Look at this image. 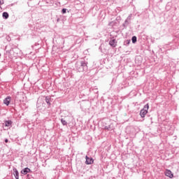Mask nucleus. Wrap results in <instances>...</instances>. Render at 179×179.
<instances>
[{"instance_id": "obj_1", "label": "nucleus", "mask_w": 179, "mask_h": 179, "mask_svg": "<svg viewBox=\"0 0 179 179\" xmlns=\"http://www.w3.org/2000/svg\"><path fill=\"white\" fill-rule=\"evenodd\" d=\"M88 64L89 63L85 59L78 61L76 63V69L79 72H86L87 71Z\"/></svg>"}, {"instance_id": "obj_2", "label": "nucleus", "mask_w": 179, "mask_h": 179, "mask_svg": "<svg viewBox=\"0 0 179 179\" xmlns=\"http://www.w3.org/2000/svg\"><path fill=\"white\" fill-rule=\"evenodd\" d=\"M149 110V103L144 106L143 108L140 111V115L141 118H145V115L148 114V110Z\"/></svg>"}, {"instance_id": "obj_3", "label": "nucleus", "mask_w": 179, "mask_h": 179, "mask_svg": "<svg viewBox=\"0 0 179 179\" xmlns=\"http://www.w3.org/2000/svg\"><path fill=\"white\" fill-rule=\"evenodd\" d=\"M109 45L112 47V48H115L117 47V41L115 39H110L109 41Z\"/></svg>"}, {"instance_id": "obj_4", "label": "nucleus", "mask_w": 179, "mask_h": 179, "mask_svg": "<svg viewBox=\"0 0 179 179\" xmlns=\"http://www.w3.org/2000/svg\"><path fill=\"white\" fill-rule=\"evenodd\" d=\"M85 159H86L85 164H93V163H94V160L92 157H89L86 156Z\"/></svg>"}, {"instance_id": "obj_5", "label": "nucleus", "mask_w": 179, "mask_h": 179, "mask_svg": "<svg viewBox=\"0 0 179 179\" xmlns=\"http://www.w3.org/2000/svg\"><path fill=\"white\" fill-rule=\"evenodd\" d=\"M165 176L166 177H169V178H173L174 177V174H173V172L171 171L166 169L165 171Z\"/></svg>"}, {"instance_id": "obj_6", "label": "nucleus", "mask_w": 179, "mask_h": 179, "mask_svg": "<svg viewBox=\"0 0 179 179\" xmlns=\"http://www.w3.org/2000/svg\"><path fill=\"white\" fill-rule=\"evenodd\" d=\"M27 173H33V171H31V169H29V168H24L21 171V174H24V176H26V174H27Z\"/></svg>"}, {"instance_id": "obj_7", "label": "nucleus", "mask_w": 179, "mask_h": 179, "mask_svg": "<svg viewBox=\"0 0 179 179\" xmlns=\"http://www.w3.org/2000/svg\"><path fill=\"white\" fill-rule=\"evenodd\" d=\"M13 176L15 179H19V171L15 167L13 168Z\"/></svg>"}, {"instance_id": "obj_8", "label": "nucleus", "mask_w": 179, "mask_h": 179, "mask_svg": "<svg viewBox=\"0 0 179 179\" xmlns=\"http://www.w3.org/2000/svg\"><path fill=\"white\" fill-rule=\"evenodd\" d=\"M5 50H6V52L8 54H12V52H15V51H17V48H11L10 50H8V46H6Z\"/></svg>"}, {"instance_id": "obj_9", "label": "nucleus", "mask_w": 179, "mask_h": 179, "mask_svg": "<svg viewBox=\"0 0 179 179\" xmlns=\"http://www.w3.org/2000/svg\"><path fill=\"white\" fill-rule=\"evenodd\" d=\"M45 100V103H47L48 107H50V106H51V96H46Z\"/></svg>"}, {"instance_id": "obj_10", "label": "nucleus", "mask_w": 179, "mask_h": 179, "mask_svg": "<svg viewBox=\"0 0 179 179\" xmlns=\"http://www.w3.org/2000/svg\"><path fill=\"white\" fill-rule=\"evenodd\" d=\"M3 103L6 104V106L10 104V96H7L6 99H4Z\"/></svg>"}, {"instance_id": "obj_11", "label": "nucleus", "mask_w": 179, "mask_h": 179, "mask_svg": "<svg viewBox=\"0 0 179 179\" xmlns=\"http://www.w3.org/2000/svg\"><path fill=\"white\" fill-rule=\"evenodd\" d=\"M12 124H13L12 120H6L4 122V127H12Z\"/></svg>"}, {"instance_id": "obj_12", "label": "nucleus", "mask_w": 179, "mask_h": 179, "mask_svg": "<svg viewBox=\"0 0 179 179\" xmlns=\"http://www.w3.org/2000/svg\"><path fill=\"white\" fill-rule=\"evenodd\" d=\"M131 21H129V20L126 19L124 21V23L122 24V26L124 29H127L128 27V25L129 24Z\"/></svg>"}, {"instance_id": "obj_13", "label": "nucleus", "mask_w": 179, "mask_h": 179, "mask_svg": "<svg viewBox=\"0 0 179 179\" xmlns=\"http://www.w3.org/2000/svg\"><path fill=\"white\" fill-rule=\"evenodd\" d=\"M3 18V19H8L9 18V13L8 12H3L2 14Z\"/></svg>"}, {"instance_id": "obj_14", "label": "nucleus", "mask_w": 179, "mask_h": 179, "mask_svg": "<svg viewBox=\"0 0 179 179\" xmlns=\"http://www.w3.org/2000/svg\"><path fill=\"white\" fill-rule=\"evenodd\" d=\"M103 129H106L107 131H112L113 126L111 124H109L108 126L103 127Z\"/></svg>"}, {"instance_id": "obj_15", "label": "nucleus", "mask_w": 179, "mask_h": 179, "mask_svg": "<svg viewBox=\"0 0 179 179\" xmlns=\"http://www.w3.org/2000/svg\"><path fill=\"white\" fill-rule=\"evenodd\" d=\"M129 44H131V40L130 39H127V40L124 41V45H126V47H128V45H129Z\"/></svg>"}, {"instance_id": "obj_16", "label": "nucleus", "mask_w": 179, "mask_h": 179, "mask_svg": "<svg viewBox=\"0 0 179 179\" xmlns=\"http://www.w3.org/2000/svg\"><path fill=\"white\" fill-rule=\"evenodd\" d=\"M131 41L133 44H135L138 41V38L136 36H132Z\"/></svg>"}, {"instance_id": "obj_17", "label": "nucleus", "mask_w": 179, "mask_h": 179, "mask_svg": "<svg viewBox=\"0 0 179 179\" xmlns=\"http://www.w3.org/2000/svg\"><path fill=\"white\" fill-rule=\"evenodd\" d=\"M61 122H62V125H68V122H66V120L64 119H61Z\"/></svg>"}, {"instance_id": "obj_18", "label": "nucleus", "mask_w": 179, "mask_h": 179, "mask_svg": "<svg viewBox=\"0 0 179 179\" xmlns=\"http://www.w3.org/2000/svg\"><path fill=\"white\" fill-rule=\"evenodd\" d=\"M66 10H67L66 8H63V9H62V13L63 15H65V13H66Z\"/></svg>"}, {"instance_id": "obj_19", "label": "nucleus", "mask_w": 179, "mask_h": 179, "mask_svg": "<svg viewBox=\"0 0 179 179\" xmlns=\"http://www.w3.org/2000/svg\"><path fill=\"white\" fill-rule=\"evenodd\" d=\"M131 17H132V14H130V15L127 17V20H129V22H131Z\"/></svg>"}, {"instance_id": "obj_20", "label": "nucleus", "mask_w": 179, "mask_h": 179, "mask_svg": "<svg viewBox=\"0 0 179 179\" xmlns=\"http://www.w3.org/2000/svg\"><path fill=\"white\" fill-rule=\"evenodd\" d=\"M27 179H31V175L28 174L27 176Z\"/></svg>"}, {"instance_id": "obj_21", "label": "nucleus", "mask_w": 179, "mask_h": 179, "mask_svg": "<svg viewBox=\"0 0 179 179\" xmlns=\"http://www.w3.org/2000/svg\"><path fill=\"white\" fill-rule=\"evenodd\" d=\"M0 5H3V0H0Z\"/></svg>"}, {"instance_id": "obj_22", "label": "nucleus", "mask_w": 179, "mask_h": 179, "mask_svg": "<svg viewBox=\"0 0 179 179\" xmlns=\"http://www.w3.org/2000/svg\"><path fill=\"white\" fill-rule=\"evenodd\" d=\"M4 142H5L6 143H8V138H6V139L4 140Z\"/></svg>"}, {"instance_id": "obj_23", "label": "nucleus", "mask_w": 179, "mask_h": 179, "mask_svg": "<svg viewBox=\"0 0 179 179\" xmlns=\"http://www.w3.org/2000/svg\"><path fill=\"white\" fill-rule=\"evenodd\" d=\"M99 50H101V46L99 47Z\"/></svg>"}, {"instance_id": "obj_24", "label": "nucleus", "mask_w": 179, "mask_h": 179, "mask_svg": "<svg viewBox=\"0 0 179 179\" xmlns=\"http://www.w3.org/2000/svg\"><path fill=\"white\" fill-rule=\"evenodd\" d=\"M57 22H59V19H57Z\"/></svg>"}, {"instance_id": "obj_25", "label": "nucleus", "mask_w": 179, "mask_h": 179, "mask_svg": "<svg viewBox=\"0 0 179 179\" xmlns=\"http://www.w3.org/2000/svg\"><path fill=\"white\" fill-rule=\"evenodd\" d=\"M0 57H1V53H0Z\"/></svg>"}]
</instances>
